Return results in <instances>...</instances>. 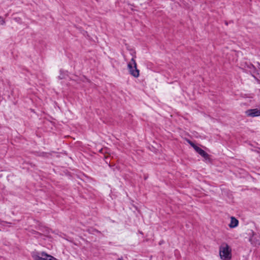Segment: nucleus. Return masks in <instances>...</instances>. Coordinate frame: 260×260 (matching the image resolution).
<instances>
[{
  "label": "nucleus",
  "mask_w": 260,
  "mask_h": 260,
  "mask_svg": "<svg viewBox=\"0 0 260 260\" xmlns=\"http://www.w3.org/2000/svg\"><path fill=\"white\" fill-rule=\"evenodd\" d=\"M58 78H59V79H63L64 77H63L62 76H59L58 77Z\"/></svg>",
  "instance_id": "1a4fd4ad"
},
{
  "label": "nucleus",
  "mask_w": 260,
  "mask_h": 260,
  "mask_svg": "<svg viewBox=\"0 0 260 260\" xmlns=\"http://www.w3.org/2000/svg\"><path fill=\"white\" fill-rule=\"evenodd\" d=\"M5 24V21L3 18L0 16V25H4Z\"/></svg>",
  "instance_id": "6e6552de"
},
{
  "label": "nucleus",
  "mask_w": 260,
  "mask_h": 260,
  "mask_svg": "<svg viewBox=\"0 0 260 260\" xmlns=\"http://www.w3.org/2000/svg\"><path fill=\"white\" fill-rule=\"evenodd\" d=\"M32 257L34 260H57L53 256L47 254L44 252L41 253L33 252Z\"/></svg>",
  "instance_id": "7ed1b4c3"
},
{
  "label": "nucleus",
  "mask_w": 260,
  "mask_h": 260,
  "mask_svg": "<svg viewBox=\"0 0 260 260\" xmlns=\"http://www.w3.org/2000/svg\"><path fill=\"white\" fill-rule=\"evenodd\" d=\"M117 260H123L122 258H119Z\"/></svg>",
  "instance_id": "9d476101"
},
{
  "label": "nucleus",
  "mask_w": 260,
  "mask_h": 260,
  "mask_svg": "<svg viewBox=\"0 0 260 260\" xmlns=\"http://www.w3.org/2000/svg\"><path fill=\"white\" fill-rule=\"evenodd\" d=\"M239 223V221L234 217H231V222L229 224V226L231 228H235L238 226Z\"/></svg>",
  "instance_id": "0eeeda50"
},
{
  "label": "nucleus",
  "mask_w": 260,
  "mask_h": 260,
  "mask_svg": "<svg viewBox=\"0 0 260 260\" xmlns=\"http://www.w3.org/2000/svg\"><path fill=\"white\" fill-rule=\"evenodd\" d=\"M127 67L131 75L136 78L139 76V70L137 68V63L134 57H133L128 62Z\"/></svg>",
  "instance_id": "f03ea898"
},
{
  "label": "nucleus",
  "mask_w": 260,
  "mask_h": 260,
  "mask_svg": "<svg viewBox=\"0 0 260 260\" xmlns=\"http://www.w3.org/2000/svg\"><path fill=\"white\" fill-rule=\"evenodd\" d=\"M189 144L194 148L197 152H198L200 155H201L202 157L205 158V159H207L209 158V154L206 153L204 150L200 148L195 145L193 142L191 141H189Z\"/></svg>",
  "instance_id": "20e7f679"
},
{
  "label": "nucleus",
  "mask_w": 260,
  "mask_h": 260,
  "mask_svg": "<svg viewBox=\"0 0 260 260\" xmlns=\"http://www.w3.org/2000/svg\"><path fill=\"white\" fill-rule=\"evenodd\" d=\"M245 113L248 117H254L259 116H260V108L248 109Z\"/></svg>",
  "instance_id": "39448f33"
},
{
  "label": "nucleus",
  "mask_w": 260,
  "mask_h": 260,
  "mask_svg": "<svg viewBox=\"0 0 260 260\" xmlns=\"http://www.w3.org/2000/svg\"><path fill=\"white\" fill-rule=\"evenodd\" d=\"M219 256L222 260H230L232 258V249L225 242L222 243L219 248Z\"/></svg>",
  "instance_id": "f257e3e1"
},
{
  "label": "nucleus",
  "mask_w": 260,
  "mask_h": 260,
  "mask_svg": "<svg viewBox=\"0 0 260 260\" xmlns=\"http://www.w3.org/2000/svg\"><path fill=\"white\" fill-rule=\"evenodd\" d=\"M248 68L250 69V72L252 74V76L254 78L256 77V76H257L258 77L259 76V71L257 70L253 64H250L248 66Z\"/></svg>",
  "instance_id": "423d86ee"
}]
</instances>
